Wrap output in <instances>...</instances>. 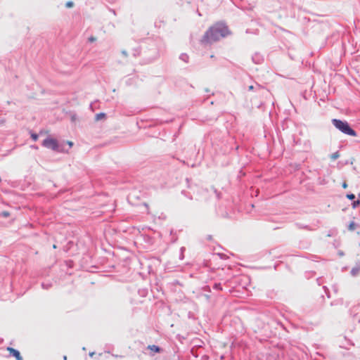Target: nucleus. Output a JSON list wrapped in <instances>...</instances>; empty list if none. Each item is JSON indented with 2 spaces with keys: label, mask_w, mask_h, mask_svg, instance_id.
Here are the masks:
<instances>
[{
  "label": "nucleus",
  "mask_w": 360,
  "mask_h": 360,
  "mask_svg": "<svg viewBox=\"0 0 360 360\" xmlns=\"http://www.w3.org/2000/svg\"><path fill=\"white\" fill-rule=\"evenodd\" d=\"M295 226H296L297 228H299V229H307V230H311V229L309 227V226H307V225H303V224H300V223H296V224H295Z\"/></svg>",
  "instance_id": "10"
},
{
  "label": "nucleus",
  "mask_w": 360,
  "mask_h": 360,
  "mask_svg": "<svg viewBox=\"0 0 360 360\" xmlns=\"http://www.w3.org/2000/svg\"><path fill=\"white\" fill-rule=\"evenodd\" d=\"M0 216L3 217H8L10 216V213L8 211H3L0 213Z\"/></svg>",
  "instance_id": "14"
},
{
  "label": "nucleus",
  "mask_w": 360,
  "mask_h": 360,
  "mask_svg": "<svg viewBox=\"0 0 360 360\" xmlns=\"http://www.w3.org/2000/svg\"><path fill=\"white\" fill-rule=\"evenodd\" d=\"M213 288L217 290H222L221 283H214V285H213Z\"/></svg>",
  "instance_id": "12"
},
{
  "label": "nucleus",
  "mask_w": 360,
  "mask_h": 360,
  "mask_svg": "<svg viewBox=\"0 0 360 360\" xmlns=\"http://www.w3.org/2000/svg\"><path fill=\"white\" fill-rule=\"evenodd\" d=\"M184 250H185V248L184 247L181 248V249H180L181 254H180V256H179L180 259H183L184 257Z\"/></svg>",
  "instance_id": "16"
},
{
  "label": "nucleus",
  "mask_w": 360,
  "mask_h": 360,
  "mask_svg": "<svg viewBox=\"0 0 360 360\" xmlns=\"http://www.w3.org/2000/svg\"><path fill=\"white\" fill-rule=\"evenodd\" d=\"M31 138L33 141H36L38 139V135L37 134L33 133L31 134Z\"/></svg>",
  "instance_id": "20"
},
{
  "label": "nucleus",
  "mask_w": 360,
  "mask_h": 360,
  "mask_svg": "<svg viewBox=\"0 0 360 360\" xmlns=\"http://www.w3.org/2000/svg\"><path fill=\"white\" fill-rule=\"evenodd\" d=\"M68 143L69 144L70 146H72L73 144L72 142H71V141H68Z\"/></svg>",
  "instance_id": "26"
},
{
  "label": "nucleus",
  "mask_w": 360,
  "mask_h": 360,
  "mask_svg": "<svg viewBox=\"0 0 360 360\" xmlns=\"http://www.w3.org/2000/svg\"><path fill=\"white\" fill-rule=\"evenodd\" d=\"M359 271H360V265L356 267L353 268L351 270V274L352 276H356Z\"/></svg>",
  "instance_id": "7"
},
{
  "label": "nucleus",
  "mask_w": 360,
  "mask_h": 360,
  "mask_svg": "<svg viewBox=\"0 0 360 360\" xmlns=\"http://www.w3.org/2000/svg\"><path fill=\"white\" fill-rule=\"evenodd\" d=\"M53 248H56V245H53Z\"/></svg>",
  "instance_id": "29"
},
{
  "label": "nucleus",
  "mask_w": 360,
  "mask_h": 360,
  "mask_svg": "<svg viewBox=\"0 0 360 360\" xmlns=\"http://www.w3.org/2000/svg\"><path fill=\"white\" fill-rule=\"evenodd\" d=\"M122 53L124 56H127V52L126 51H122Z\"/></svg>",
  "instance_id": "24"
},
{
  "label": "nucleus",
  "mask_w": 360,
  "mask_h": 360,
  "mask_svg": "<svg viewBox=\"0 0 360 360\" xmlns=\"http://www.w3.org/2000/svg\"><path fill=\"white\" fill-rule=\"evenodd\" d=\"M106 115L104 112H100L96 115L95 120L96 121L101 120L103 118H105Z\"/></svg>",
  "instance_id": "9"
},
{
  "label": "nucleus",
  "mask_w": 360,
  "mask_h": 360,
  "mask_svg": "<svg viewBox=\"0 0 360 360\" xmlns=\"http://www.w3.org/2000/svg\"><path fill=\"white\" fill-rule=\"evenodd\" d=\"M347 198L351 200H354L355 199V195L353 193H349L347 195Z\"/></svg>",
  "instance_id": "17"
},
{
  "label": "nucleus",
  "mask_w": 360,
  "mask_h": 360,
  "mask_svg": "<svg viewBox=\"0 0 360 360\" xmlns=\"http://www.w3.org/2000/svg\"><path fill=\"white\" fill-rule=\"evenodd\" d=\"M147 349H149L150 351V354L151 356H153L155 353H160L162 351V349L160 348L159 346L153 345H148L147 347Z\"/></svg>",
  "instance_id": "4"
},
{
  "label": "nucleus",
  "mask_w": 360,
  "mask_h": 360,
  "mask_svg": "<svg viewBox=\"0 0 360 360\" xmlns=\"http://www.w3.org/2000/svg\"><path fill=\"white\" fill-rule=\"evenodd\" d=\"M41 145L44 147L49 148V149H51L54 151H57V152L61 151L57 140L55 139L51 138V137H47L46 139H45L43 141Z\"/></svg>",
  "instance_id": "3"
},
{
  "label": "nucleus",
  "mask_w": 360,
  "mask_h": 360,
  "mask_svg": "<svg viewBox=\"0 0 360 360\" xmlns=\"http://www.w3.org/2000/svg\"><path fill=\"white\" fill-rule=\"evenodd\" d=\"M51 286V283H41V287L44 288V289H49L50 288Z\"/></svg>",
  "instance_id": "15"
},
{
  "label": "nucleus",
  "mask_w": 360,
  "mask_h": 360,
  "mask_svg": "<svg viewBox=\"0 0 360 360\" xmlns=\"http://www.w3.org/2000/svg\"><path fill=\"white\" fill-rule=\"evenodd\" d=\"M63 359H64V360H67V356H63Z\"/></svg>",
  "instance_id": "28"
},
{
  "label": "nucleus",
  "mask_w": 360,
  "mask_h": 360,
  "mask_svg": "<svg viewBox=\"0 0 360 360\" xmlns=\"http://www.w3.org/2000/svg\"><path fill=\"white\" fill-rule=\"evenodd\" d=\"M359 198H360V193H359Z\"/></svg>",
  "instance_id": "30"
},
{
  "label": "nucleus",
  "mask_w": 360,
  "mask_h": 360,
  "mask_svg": "<svg viewBox=\"0 0 360 360\" xmlns=\"http://www.w3.org/2000/svg\"><path fill=\"white\" fill-rule=\"evenodd\" d=\"M359 205H360L359 200H354L353 202H352V207L353 208H356Z\"/></svg>",
  "instance_id": "13"
},
{
  "label": "nucleus",
  "mask_w": 360,
  "mask_h": 360,
  "mask_svg": "<svg viewBox=\"0 0 360 360\" xmlns=\"http://www.w3.org/2000/svg\"><path fill=\"white\" fill-rule=\"evenodd\" d=\"M8 350L9 351L10 354L15 356L17 360H22V358L19 351H18L17 349H15L12 347H8Z\"/></svg>",
  "instance_id": "6"
},
{
  "label": "nucleus",
  "mask_w": 360,
  "mask_h": 360,
  "mask_svg": "<svg viewBox=\"0 0 360 360\" xmlns=\"http://www.w3.org/2000/svg\"><path fill=\"white\" fill-rule=\"evenodd\" d=\"M342 187L344 188H346L347 187V184L345 182H344L343 184H342Z\"/></svg>",
  "instance_id": "25"
},
{
  "label": "nucleus",
  "mask_w": 360,
  "mask_h": 360,
  "mask_svg": "<svg viewBox=\"0 0 360 360\" xmlns=\"http://www.w3.org/2000/svg\"><path fill=\"white\" fill-rule=\"evenodd\" d=\"M179 58L184 61L185 63H188V59H189V57L186 54V53H181L179 56Z\"/></svg>",
  "instance_id": "8"
},
{
  "label": "nucleus",
  "mask_w": 360,
  "mask_h": 360,
  "mask_svg": "<svg viewBox=\"0 0 360 360\" xmlns=\"http://www.w3.org/2000/svg\"><path fill=\"white\" fill-rule=\"evenodd\" d=\"M74 5V3L72 1H68L65 4L66 7L71 8Z\"/></svg>",
  "instance_id": "22"
},
{
  "label": "nucleus",
  "mask_w": 360,
  "mask_h": 360,
  "mask_svg": "<svg viewBox=\"0 0 360 360\" xmlns=\"http://www.w3.org/2000/svg\"><path fill=\"white\" fill-rule=\"evenodd\" d=\"M356 225L355 222L352 221V222L349 224L348 229H349V230H350V231H354V230L356 229Z\"/></svg>",
  "instance_id": "11"
},
{
  "label": "nucleus",
  "mask_w": 360,
  "mask_h": 360,
  "mask_svg": "<svg viewBox=\"0 0 360 360\" xmlns=\"http://www.w3.org/2000/svg\"><path fill=\"white\" fill-rule=\"evenodd\" d=\"M89 41L90 42H94V41H96V38H95L94 37H92V36H91V37H90L89 38Z\"/></svg>",
  "instance_id": "23"
},
{
  "label": "nucleus",
  "mask_w": 360,
  "mask_h": 360,
  "mask_svg": "<svg viewBox=\"0 0 360 360\" xmlns=\"http://www.w3.org/2000/svg\"><path fill=\"white\" fill-rule=\"evenodd\" d=\"M229 34L228 27L224 23L218 22L205 33L202 42L211 44L226 37Z\"/></svg>",
  "instance_id": "1"
},
{
  "label": "nucleus",
  "mask_w": 360,
  "mask_h": 360,
  "mask_svg": "<svg viewBox=\"0 0 360 360\" xmlns=\"http://www.w3.org/2000/svg\"><path fill=\"white\" fill-rule=\"evenodd\" d=\"M94 352H90V353H89V355H90L91 356H93V355H94Z\"/></svg>",
  "instance_id": "27"
},
{
  "label": "nucleus",
  "mask_w": 360,
  "mask_h": 360,
  "mask_svg": "<svg viewBox=\"0 0 360 360\" xmlns=\"http://www.w3.org/2000/svg\"><path fill=\"white\" fill-rule=\"evenodd\" d=\"M252 61L255 63V64H260L263 62L264 60V57L263 56H262L260 53H255L252 56Z\"/></svg>",
  "instance_id": "5"
},
{
  "label": "nucleus",
  "mask_w": 360,
  "mask_h": 360,
  "mask_svg": "<svg viewBox=\"0 0 360 360\" xmlns=\"http://www.w3.org/2000/svg\"><path fill=\"white\" fill-rule=\"evenodd\" d=\"M255 88H260V86L259 85H257L256 86H253V85H250L248 86V90L249 91H252L254 90Z\"/></svg>",
  "instance_id": "21"
},
{
  "label": "nucleus",
  "mask_w": 360,
  "mask_h": 360,
  "mask_svg": "<svg viewBox=\"0 0 360 360\" xmlns=\"http://www.w3.org/2000/svg\"><path fill=\"white\" fill-rule=\"evenodd\" d=\"M332 123L336 129L340 130L342 133L352 136H356V132L348 124L347 121H343L338 119H333Z\"/></svg>",
  "instance_id": "2"
},
{
  "label": "nucleus",
  "mask_w": 360,
  "mask_h": 360,
  "mask_svg": "<svg viewBox=\"0 0 360 360\" xmlns=\"http://www.w3.org/2000/svg\"><path fill=\"white\" fill-rule=\"evenodd\" d=\"M339 158V153H338V152H335V153H333V154H332V155H331V158H332L333 160H335V159H337V158Z\"/></svg>",
  "instance_id": "19"
},
{
  "label": "nucleus",
  "mask_w": 360,
  "mask_h": 360,
  "mask_svg": "<svg viewBox=\"0 0 360 360\" xmlns=\"http://www.w3.org/2000/svg\"><path fill=\"white\" fill-rule=\"evenodd\" d=\"M139 54H140L139 49H136L134 50V51H133V56H134L136 57V56H139Z\"/></svg>",
  "instance_id": "18"
}]
</instances>
